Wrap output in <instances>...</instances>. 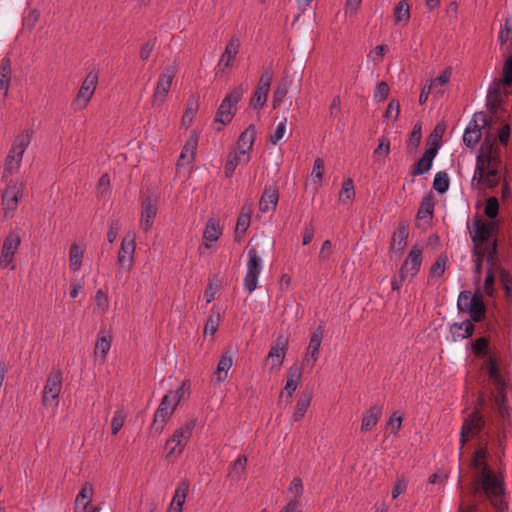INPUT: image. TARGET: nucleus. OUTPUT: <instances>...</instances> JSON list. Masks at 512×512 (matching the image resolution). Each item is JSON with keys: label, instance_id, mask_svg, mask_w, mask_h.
Returning <instances> with one entry per match:
<instances>
[{"label": "nucleus", "instance_id": "f257e3e1", "mask_svg": "<svg viewBox=\"0 0 512 512\" xmlns=\"http://www.w3.org/2000/svg\"><path fill=\"white\" fill-rule=\"evenodd\" d=\"M487 455V440L479 436V447L471 460V467L478 471L471 493L474 496L484 494L497 512H505L508 510V504L502 499L505 494L504 478L501 474H496L488 465Z\"/></svg>", "mask_w": 512, "mask_h": 512}, {"label": "nucleus", "instance_id": "f03ea898", "mask_svg": "<svg viewBox=\"0 0 512 512\" xmlns=\"http://www.w3.org/2000/svg\"><path fill=\"white\" fill-rule=\"evenodd\" d=\"M506 173L507 170L503 165L500 149L496 145V138L492 133L487 132L476 158V168L472 183L477 181L479 185L494 189L503 179L502 198L508 199L511 197L512 192L505 179Z\"/></svg>", "mask_w": 512, "mask_h": 512}, {"label": "nucleus", "instance_id": "7ed1b4c3", "mask_svg": "<svg viewBox=\"0 0 512 512\" xmlns=\"http://www.w3.org/2000/svg\"><path fill=\"white\" fill-rule=\"evenodd\" d=\"M474 231L471 233L472 242L474 244L473 255L476 257L475 274L476 281H480L482 270V262L485 258V253L482 251V246L488 242L489 238L494 235L498 230V223L495 221H485L480 217L473 220Z\"/></svg>", "mask_w": 512, "mask_h": 512}, {"label": "nucleus", "instance_id": "20e7f679", "mask_svg": "<svg viewBox=\"0 0 512 512\" xmlns=\"http://www.w3.org/2000/svg\"><path fill=\"white\" fill-rule=\"evenodd\" d=\"M457 306L460 312L468 313L472 321L476 323L483 321L486 317L487 308L479 286L473 294L470 291H461Z\"/></svg>", "mask_w": 512, "mask_h": 512}, {"label": "nucleus", "instance_id": "39448f33", "mask_svg": "<svg viewBox=\"0 0 512 512\" xmlns=\"http://www.w3.org/2000/svg\"><path fill=\"white\" fill-rule=\"evenodd\" d=\"M487 373L497 390V394L494 396V405L497 413L503 419L509 418L510 411L505 394L506 383L500 373L499 364L493 357H489L487 360Z\"/></svg>", "mask_w": 512, "mask_h": 512}, {"label": "nucleus", "instance_id": "423d86ee", "mask_svg": "<svg viewBox=\"0 0 512 512\" xmlns=\"http://www.w3.org/2000/svg\"><path fill=\"white\" fill-rule=\"evenodd\" d=\"M248 90V84L241 83L226 95L217 109L214 122L222 125L230 123L236 113V105Z\"/></svg>", "mask_w": 512, "mask_h": 512}, {"label": "nucleus", "instance_id": "0eeeda50", "mask_svg": "<svg viewBox=\"0 0 512 512\" xmlns=\"http://www.w3.org/2000/svg\"><path fill=\"white\" fill-rule=\"evenodd\" d=\"M492 122V117L487 116L484 112H477L474 114L472 120L465 129L463 135V142L467 147L473 148L481 139L482 128L489 126Z\"/></svg>", "mask_w": 512, "mask_h": 512}, {"label": "nucleus", "instance_id": "6e6552de", "mask_svg": "<svg viewBox=\"0 0 512 512\" xmlns=\"http://www.w3.org/2000/svg\"><path fill=\"white\" fill-rule=\"evenodd\" d=\"M485 423L483 415L478 410L473 411L465 418L460 431V451H462L464 445L468 442L470 434L472 436H481L485 428ZM461 455L462 452H460V456Z\"/></svg>", "mask_w": 512, "mask_h": 512}, {"label": "nucleus", "instance_id": "1a4fd4ad", "mask_svg": "<svg viewBox=\"0 0 512 512\" xmlns=\"http://www.w3.org/2000/svg\"><path fill=\"white\" fill-rule=\"evenodd\" d=\"M273 79V71L271 67H266L262 72L260 79L257 84V88L254 91L251 99L250 106L253 109H261L265 106L267 96L270 90L271 82Z\"/></svg>", "mask_w": 512, "mask_h": 512}, {"label": "nucleus", "instance_id": "9d476101", "mask_svg": "<svg viewBox=\"0 0 512 512\" xmlns=\"http://www.w3.org/2000/svg\"><path fill=\"white\" fill-rule=\"evenodd\" d=\"M177 68L175 64L168 65L164 68L157 81L156 89L153 94V104L162 105L172 85V81L176 75Z\"/></svg>", "mask_w": 512, "mask_h": 512}, {"label": "nucleus", "instance_id": "9b49d317", "mask_svg": "<svg viewBox=\"0 0 512 512\" xmlns=\"http://www.w3.org/2000/svg\"><path fill=\"white\" fill-rule=\"evenodd\" d=\"M176 407L177 406L170 401V394L164 395L159 404V407L155 412L154 420L151 425V431H154L157 434L161 433L166 422L172 416Z\"/></svg>", "mask_w": 512, "mask_h": 512}, {"label": "nucleus", "instance_id": "f8f14e48", "mask_svg": "<svg viewBox=\"0 0 512 512\" xmlns=\"http://www.w3.org/2000/svg\"><path fill=\"white\" fill-rule=\"evenodd\" d=\"M62 387V372L60 369L53 368L48 375L46 384L43 390L42 403L48 406L51 400H57Z\"/></svg>", "mask_w": 512, "mask_h": 512}, {"label": "nucleus", "instance_id": "ddd939ff", "mask_svg": "<svg viewBox=\"0 0 512 512\" xmlns=\"http://www.w3.org/2000/svg\"><path fill=\"white\" fill-rule=\"evenodd\" d=\"M135 246V236L129 233L125 235L121 242L117 261L119 266L127 271H129L133 265Z\"/></svg>", "mask_w": 512, "mask_h": 512}, {"label": "nucleus", "instance_id": "4468645a", "mask_svg": "<svg viewBox=\"0 0 512 512\" xmlns=\"http://www.w3.org/2000/svg\"><path fill=\"white\" fill-rule=\"evenodd\" d=\"M324 329L323 326L319 325L312 333L309 345L307 348L306 355L302 361V366H308L312 368L319 357V350L323 339Z\"/></svg>", "mask_w": 512, "mask_h": 512}, {"label": "nucleus", "instance_id": "2eb2a0df", "mask_svg": "<svg viewBox=\"0 0 512 512\" xmlns=\"http://www.w3.org/2000/svg\"><path fill=\"white\" fill-rule=\"evenodd\" d=\"M98 82V73L94 71H90L86 78L84 79L80 90L77 94L76 101H83L81 107H85L87 103L90 101L94 91L96 89V85Z\"/></svg>", "mask_w": 512, "mask_h": 512}, {"label": "nucleus", "instance_id": "dca6fc26", "mask_svg": "<svg viewBox=\"0 0 512 512\" xmlns=\"http://www.w3.org/2000/svg\"><path fill=\"white\" fill-rule=\"evenodd\" d=\"M157 214V202L151 197H145L142 201L141 228L147 233Z\"/></svg>", "mask_w": 512, "mask_h": 512}, {"label": "nucleus", "instance_id": "f3484780", "mask_svg": "<svg viewBox=\"0 0 512 512\" xmlns=\"http://www.w3.org/2000/svg\"><path fill=\"white\" fill-rule=\"evenodd\" d=\"M437 155V148L429 147L425 150L423 156L412 166L411 175L418 176L427 173L433 163V159Z\"/></svg>", "mask_w": 512, "mask_h": 512}, {"label": "nucleus", "instance_id": "a211bd4d", "mask_svg": "<svg viewBox=\"0 0 512 512\" xmlns=\"http://www.w3.org/2000/svg\"><path fill=\"white\" fill-rule=\"evenodd\" d=\"M501 83L494 81L487 94L486 106L492 116H496L502 104Z\"/></svg>", "mask_w": 512, "mask_h": 512}, {"label": "nucleus", "instance_id": "6ab92c4d", "mask_svg": "<svg viewBox=\"0 0 512 512\" xmlns=\"http://www.w3.org/2000/svg\"><path fill=\"white\" fill-rule=\"evenodd\" d=\"M256 138V127L254 124L249 125L239 136L237 148L240 155L248 154L252 149Z\"/></svg>", "mask_w": 512, "mask_h": 512}, {"label": "nucleus", "instance_id": "aec40b11", "mask_svg": "<svg viewBox=\"0 0 512 512\" xmlns=\"http://www.w3.org/2000/svg\"><path fill=\"white\" fill-rule=\"evenodd\" d=\"M421 263H422V248L415 245L410 250L406 260L404 261V263L401 267H403L404 269L409 271L411 274V277H414L418 273Z\"/></svg>", "mask_w": 512, "mask_h": 512}, {"label": "nucleus", "instance_id": "412c9836", "mask_svg": "<svg viewBox=\"0 0 512 512\" xmlns=\"http://www.w3.org/2000/svg\"><path fill=\"white\" fill-rule=\"evenodd\" d=\"M408 235L409 225L406 222H400L392 237L390 249L403 252L407 245Z\"/></svg>", "mask_w": 512, "mask_h": 512}, {"label": "nucleus", "instance_id": "4be33fe9", "mask_svg": "<svg viewBox=\"0 0 512 512\" xmlns=\"http://www.w3.org/2000/svg\"><path fill=\"white\" fill-rule=\"evenodd\" d=\"M278 189L276 187H266L259 201L261 212H267L270 209L275 210L278 203Z\"/></svg>", "mask_w": 512, "mask_h": 512}, {"label": "nucleus", "instance_id": "5701e85b", "mask_svg": "<svg viewBox=\"0 0 512 512\" xmlns=\"http://www.w3.org/2000/svg\"><path fill=\"white\" fill-rule=\"evenodd\" d=\"M471 348L474 355L477 358H485V364L487 365V360L489 357H493L496 361V357L490 354V339L488 337H479L475 340L471 341Z\"/></svg>", "mask_w": 512, "mask_h": 512}, {"label": "nucleus", "instance_id": "b1692460", "mask_svg": "<svg viewBox=\"0 0 512 512\" xmlns=\"http://www.w3.org/2000/svg\"><path fill=\"white\" fill-rule=\"evenodd\" d=\"M32 133L29 130L22 131L15 140L13 147L11 148L12 153H16L17 161L16 167H19L21 158L30 144Z\"/></svg>", "mask_w": 512, "mask_h": 512}, {"label": "nucleus", "instance_id": "393cba45", "mask_svg": "<svg viewBox=\"0 0 512 512\" xmlns=\"http://www.w3.org/2000/svg\"><path fill=\"white\" fill-rule=\"evenodd\" d=\"M382 414V407L374 405L370 407L363 416L361 431L367 432L376 426Z\"/></svg>", "mask_w": 512, "mask_h": 512}, {"label": "nucleus", "instance_id": "a878e982", "mask_svg": "<svg viewBox=\"0 0 512 512\" xmlns=\"http://www.w3.org/2000/svg\"><path fill=\"white\" fill-rule=\"evenodd\" d=\"M198 145V137L196 134H192L186 141L183 150L179 156L178 166L181 163H192L195 158V153Z\"/></svg>", "mask_w": 512, "mask_h": 512}, {"label": "nucleus", "instance_id": "bb28decb", "mask_svg": "<svg viewBox=\"0 0 512 512\" xmlns=\"http://www.w3.org/2000/svg\"><path fill=\"white\" fill-rule=\"evenodd\" d=\"M302 377V368L297 364L292 365L287 374V381L284 390L288 397H292Z\"/></svg>", "mask_w": 512, "mask_h": 512}, {"label": "nucleus", "instance_id": "cd10ccee", "mask_svg": "<svg viewBox=\"0 0 512 512\" xmlns=\"http://www.w3.org/2000/svg\"><path fill=\"white\" fill-rule=\"evenodd\" d=\"M20 191L16 185L9 186L2 195V205L6 211H14L17 208Z\"/></svg>", "mask_w": 512, "mask_h": 512}, {"label": "nucleus", "instance_id": "c85d7f7f", "mask_svg": "<svg viewBox=\"0 0 512 512\" xmlns=\"http://www.w3.org/2000/svg\"><path fill=\"white\" fill-rule=\"evenodd\" d=\"M189 491V484L182 481L175 491L169 512H182V507Z\"/></svg>", "mask_w": 512, "mask_h": 512}, {"label": "nucleus", "instance_id": "c756f323", "mask_svg": "<svg viewBox=\"0 0 512 512\" xmlns=\"http://www.w3.org/2000/svg\"><path fill=\"white\" fill-rule=\"evenodd\" d=\"M473 322L474 321H472V319L470 318V320H466L463 323L452 324L450 331L453 335V338L456 340L457 338L465 339L472 336L475 330Z\"/></svg>", "mask_w": 512, "mask_h": 512}, {"label": "nucleus", "instance_id": "7c9ffc66", "mask_svg": "<svg viewBox=\"0 0 512 512\" xmlns=\"http://www.w3.org/2000/svg\"><path fill=\"white\" fill-rule=\"evenodd\" d=\"M240 40L238 37H232L227 44L224 53L221 56L219 65L223 64L225 68L230 66V62L236 57L239 52Z\"/></svg>", "mask_w": 512, "mask_h": 512}, {"label": "nucleus", "instance_id": "2f4dec72", "mask_svg": "<svg viewBox=\"0 0 512 512\" xmlns=\"http://www.w3.org/2000/svg\"><path fill=\"white\" fill-rule=\"evenodd\" d=\"M11 80V61L5 57L0 65V92L7 96Z\"/></svg>", "mask_w": 512, "mask_h": 512}, {"label": "nucleus", "instance_id": "473e14b6", "mask_svg": "<svg viewBox=\"0 0 512 512\" xmlns=\"http://www.w3.org/2000/svg\"><path fill=\"white\" fill-rule=\"evenodd\" d=\"M186 445L185 440L175 431L174 434L166 441L165 450H167L166 457L172 455H180Z\"/></svg>", "mask_w": 512, "mask_h": 512}, {"label": "nucleus", "instance_id": "72a5a7b5", "mask_svg": "<svg viewBox=\"0 0 512 512\" xmlns=\"http://www.w3.org/2000/svg\"><path fill=\"white\" fill-rule=\"evenodd\" d=\"M312 399V393L309 391H303L298 398L296 404V410L293 414L294 421H299L302 419L310 405Z\"/></svg>", "mask_w": 512, "mask_h": 512}, {"label": "nucleus", "instance_id": "f704fd0d", "mask_svg": "<svg viewBox=\"0 0 512 512\" xmlns=\"http://www.w3.org/2000/svg\"><path fill=\"white\" fill-rule=\"evenodd\" d=\"M111 340V336L108 335L105 330H101L98 334L97 341L95 344V355H98L100 353L102 359H105L111 347Z\"/></svg>", "mask_w": 512, "mask_h": 512}, {"label": "nucleus", "instance_id": "c9c22d12", "mask_svg": "<svg viewBox=\"0 0 512 512\" xmlns=\"http://www.w3.org/2000/svg\"><path fill=\"white\" fill-rule=\"evenodd\" d=\"M232 366V356L229 352L224 353L217 365V369L214 373L219 382H223L227 378L228 370Z\"/></svg>", "mask_w": 512, "mask_h": 512}, {"label": "nucleus", "instance_id": "e433bc0d", "mask_svg": "<svg viewBox=\"0 0 512 512\" xmlns=\"http://www.w3.org/2000/svg\"><path fill=\"white\" fill-rule=\"evenodd\" d=\"M422 138L421 124L416 123L410 133L409 139L406 144V152L409 155L416 153L418 146L420 145Z\"/></svg>", "mask_w": 512, "mask_h": 512}, {"label": "nucleus", "instance_id": "4c0bfd02", "mask_svg": "<svg viewBox=\"0 0 512 512\" xmlns=\"http://www.w3.org/2000/svg\"><path fill=\"white\" fill-rule=\"evenodd\" d=\"M92 494H93V486L91 483L86 482L83 487L81 488L80 492L78 493L76 499H75V505L83 506V510L86 511L88 506L91 503L92 500Z\"/></svg>", "mask_w": 512, "mask_h": 512}, {"label": "nucleus", "instance_id": "58836bf2", "mask_svg": "<svg viewBox=\"0 0 512 512\" xmlns=\"http://www.w3.org/2000/svg\"><path fill=\"white\" fill-rule=\"evenodd\" d=\"M434 212V202L432 195L423 197L420 207L417 211V219H432Z\"/></svg>", "mask_w": 512, "mask_h": 512}, {"label": "nucleus", "instance_id": "ea45409f", "mask_svg": "<svg viewBox=\"0 0 512 512\" xmlns=\"http://www.w3.org/2000/svg\"><path fill=\"white\" fill-rule=\"evenodd\" d=\"M289 90V81L286 78H283L276 86L273 92V101L272 106L274 109L280 106L286 97Z\"/></svg>", "mask_w": 512, "mask_h": 512}, {"label": "nucleus", "instance_id": "a19ab883", "mask_svg": "<svg viewBox=\"0 0 512 512\" xmlns=\"http://www.w3.org/2000/svg\"><path fill=\"white\" fill-rule=\"evenodd\" d=\"M84 255V249L81 248L78 244L74 243L70 247L69 253V265L73 271H77L80 269L82 264V258Z\"/></svg>", "mask_w": 512, "mask_h": 512}, {"label": "nucleus", "instance_id": "79ce46f5", "mask_svg": "<svg viewBox=\"0 0 512 512\" xmlns=\"http://www.w3.org/2000/svg\"><path fill=\"white\" fill-rule=\"evenodd\" d=\"M485 253L486 262L489 264V268L497 266V255H498V244L497 240H493L488 243L485 248H482Z\"/></svg>", "mask_w": 512, "mask_h": 512}, {"label": "nucleus", "instance_id": "37998d69", "mask_svg": "<svg viewBox=\"0 0 512 512\" xmlns=\"http://www.w3.org/2000/svg\"><path fill=\"white\" fill-rule=\"evenodd\" d=\"M20 242V236L15 232H10L4 240L2 250L12 255H15L16 250L20 245Z\"/></svg>", "mask_w": 512, "mask_h": 512}, {"label": "nucleus", "instance_id": "c03bdc74", "mask_svg": "<svg viewBox=\"0 0 512 512\" xmlns=\"http://www.w3.org/2000/svg\"><path fill=\"white\" fill-rule=\"evenodd\" d=\"M395 23L404 21L407 23L410 19V9L406 0L400 1L394 9Z\"/></svg>", "mask_w": 512, "mask_h": 512}, {"label": "nucleus", "instance_id": "a18cd8bd", "mask_svg": "<svg viewBox=\"0 0 512 512\" xmlns=\"http://www.w3.org/2000/svg\"><path fill=\"white\" fill-rule=\"evenodd\" d=\"M248 256L249 260L247 273L259 275L261 271V257L258 255L255 248H251L248 251Z\"/></svg>", "mask_w": 512, "mask_h": 512}, {"label": "nucleus", "instance_id": "49530a36", "mask_svg": "<svg viewBox=\"0 0 512 512\" xmlns=\"http://www.w3.org/2000/svg\"><path fill=\"white\" fill-rule=\"evenodd\" d=\"M355 197L354 182L351 178H347L339 193V199L343 203H347Z\"/></svg>", "mask_w": 512, "mask_h": 512}, {"label": "nucleus", "instance_id": "de8ad7c7", "mask_svg": "<svg viewBox=\"0 0 512 512\" xmlns=\"http://www.w3.org/2000/svg\"><path fill=\"white\" fill-rule=\"evenodd\" d=\"M444 132H445L444 123H438L435 126L434 130L431 132V134L428 136L427 144L430 145V147L437 148V151H438Z\"/></svg>", "mask_w": 512, "mask_h": 512}, {"label": "nucleus", "instance_id": "09e8293b", "mask_svg": "<svg viewBox=\"0 0 512 512\" xmlns=\"http://www.w3.org/2000/svg\"><path fill=\"white\" fill-rule=\"evenodd\" d=\"M450 180L446 172H438L433 181V188L440 194L447 192L449 189Z\"/></svg>", "mask_w": 512, "mask_h": 512}, {"label": "nucleus", "instance_id": "8fccbe9b", "mask_svg": "<svg viewBox=\"0 0 512 512\" xmlns=\"http://www.w3.org/2000/svg\"><path fill=\"white\" fill-rule=\"evenodd\" d=\"M240 163V154L232 151L228 154L226 164L224 167V173L227 178H230L238 164Z\"/></svg>", "mask_w": 512, "mask_h": 512}, {"label": "nucleus", "instance_id": "3c124183", "mask_svg": "<svg viewBox=\"0 0 512 512\" xmlns=\"http://www.w3.org/2000/svg\"><path fill=\"white\" fill-rule=\"evenodd\" d=\"M284 353H280L277 349L271 348L267 357L266 362L270 364V370L279 369L284 361Z\"/></svg>", "mask_w": 512, "mask_h": 512}, {"label": "nucleus", "instance_id": "603ef678", "mask_svg": "<svg viewBox=\"0 0 512 512\" xmlns=\"http://www.w3.org/2000/svg\"><path fill=\"white\" fill-rule=\"evenodd\" d=\"M500 270V281L505 291V297L507 301H512V277L511 275L503 268H499Z\"/></svg>", "mask_w": 512, "mask_h": 512}, {"label": "nucleus", "instance_id": "864d4df0", "mask_svg": "<svg viewBox=\"0 0 512 512\" xmlns=\"http://www.w3.org/2000/svg\"><path fill=\"white\" fill-rule=\"evenodd\" d=\"M220 234H221L220 229L215 224V222L212 219L208 220L205 230H204V233H203V238L206 241L215 242L218 240Z\"/></svg>", "mask_w": 512, "mask_h": 512}, {"label": "nucleus", "instance_id": "5fc2aeb1", "mask_svg": "<svg viewBox=\"0 0 512 512\" xmlns=\"http://www.w3.org/2000/svg\"><path fill=\"white\" fill-rule=\"evenodd\" d=\"M484 213L491 220L495 219L498 216L499 202L496 197L492 196L486 200Z\"/></svg>", "mask_w": 512, "mask_h": 512}, {"label": "nucleus", "instance_id": "6e6d98bb", "mask_svg": "<svg viewBox=\"0 0 512 512\" xmlns=\"http://www.w3.org/2000/svg\"><path fill=\"white\" fill-rule=\"evenodd\" d=\"M250 220L251 219H248L247 217H244V216H239L238 219H237V223H236V228H235V241L236 242H241L243 236L245 235L249 225H250Z\"/></svg>", "mask_w": 512, "mask_h": 512}, {"label": "nucleus", "instance_id": "4d7b16f0", "mask_svg": "<svg viewBox=\"0 0 512 512\" xmlns=\"http://www.w3.org/2000/svg\"><path fill=\"white\" fill-rule=\"evenodd\" d=\"M496 81L506 87L512 85V55H510L504 62L503 77Z\"/></svg>", "mask_w": 512, "mask_h": 512}, {"label": "nucleus", "instance_id": "13d9d810", "mask_svg": "<svg viewBox=\"0 0 512 512\" xmlns=\"http://www.w3.org/2000/svg\"><path fill=\"white\" fill-rule=\"evenodd\" d=\"M189 389H190V382H189V380H184L182 382L181 386L175 392L169 391L168 394H170V401L174 405L177 406L178 403L184 397L185 393H187L189 391Z\"/></svg>", "mask_w": 512, "mask_h": 512}, {"label": "nucleus", "instance_id": "bf43d9fd", "mask_svg": "<svg viewBox=\"0 0 512 512\" xmlns=\"http://www.w3.org/2000/svg\"><path fill=\"white\" fill-rule=\"evenodd\" d=\"M492 269L493 268H488L484 282V293L489 297H494L496 294L495 276Z\"/></svg>", "mask_w": 512, "mask_h": 512}, {"label": "nucleus", "instance_id": "052dcab7", "mask_svg": "<svg viewBox=\"0 0 512 512\" xmlns=\"http://www.w3.org/2000/svg\"><path fill=\"white\" fill-rule=\"evenodd\" d=\"M447 257L440 255L430 268V276H442L445 272Z\"/></svg>", "mask_w": 512, "mask_h": 512}, {"label": "nucleus", "instance_id": "680f3d73", "mask_svg": "<svg viewBox=\"0 0 512 512\" xmlns=\"http://www.w3.org/2000/svg\"><path fill=\"white\" fill-rule=\"evenodd\" d=\"M195 426L196 419H190L183 426H181L175 431L180 435V437H182V440H185V442L187 443V441L190 439L192 435V431L195 428Z\"/></svg>", "mask_w": 512, "mask_h": 512}, {"label": "nucleus", "instance_id": "e2e57ef3", "mask_svg": "<svg viewBox=\"0 0 512 512\" xmlns=\"http://www.w3.org/2000/svg\"><path fill=\"white\" fill-rule=\"evenodd\" d=\"M198 104L197 102L190 100L187 104V109L182 117V124L184 126H189L192 123L193 117L197 111Z\"/></svg>", "mask_w": 512, "mask_h": 512}, {"label": "nucleus", "instance_id": "0e129e2a", "mask_svg": "<svg viewBox=\"0 0 512 512\" xmlns=\"http://www.w3.org/2000/svg\"><path fill=\"white\" fill-rule=\"evenodd\" d=\"M125 418H126V416L123 413V411L119 410V411L115 412L114 417L111 422V429H112L113 435H116L121 430V428L124 425Z\"/></svg>", "mask_w": 512, "mask_h": 512}, {"label": "nucleus", "instance_id": "69168bd1", "mask_svg": "<svg viewBox=\"0 0 512 512\" xmlns=\"http://www.w3.org/2000/svg\"><path fill=\"white\" fill-rule=\"evenodd\" d=\"M389 153H390V141L388 138L383 136L379 140V144L373 152L374 157H376V156L387 157L389 155Z\"/></svg>", "mask_w": 512, "mask_h": 512}, {"label": "nucleus", "instance_id": "338daca9", "mask_svg": "<svg viewBox=\"0 0 512 512\" xmlns=\"http://www.w3.org/2000/svg\"><path fill=\"white\" fill-rule=\"evenodd\" d=\"M389 91V85L385 81H382L377 85L375 89L374 98L378 102L385 101L388 98Z\"/></svg>", "mask_w": 512, "mask_h": 512}, {"label": "nucleus", "instance_id": "774afa93", "mask_svg": "<svg viewBox=\"0 0 512 512\" xmlns=\"http://www.w3.org/2000/svg\"><path fill=\"white\" fill-rule=\"evenodd\" d=\"M40 13L38 10L33 9L29 12V14L23 20L24 28L31 31L39 21Z\"/></svg>", "mask_w": 512, "mask_h": 512}]
</instances>
